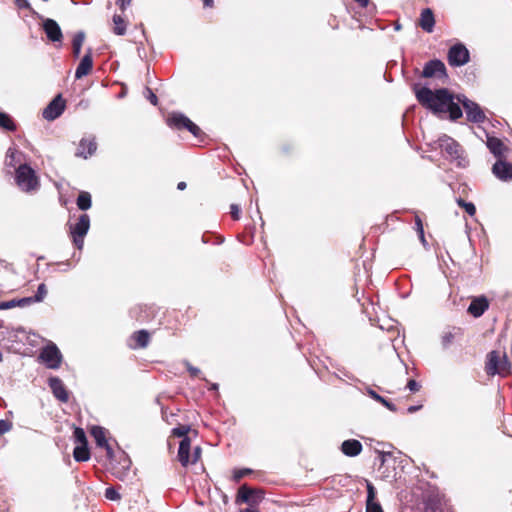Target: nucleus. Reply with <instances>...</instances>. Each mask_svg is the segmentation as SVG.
Listing matches in <instances>:
<instances>
[{
    "label": "nucleus",
    "mask_w": 512,
    "mask_h": 512,
    "mask_svg": "<svg viewBox=\"0 0 512 512\" xmlns=\"http://www.w3.org/2000/svg\"><path fill=\"white\" fill-rule=\"evenodd\" d=\"M413 91L417 101L436 115L448 113L449 118L454 121L463 114L459 104L454 102V95L447 88L432 91L428 87L414 84Z\"/></svg>",
    "instance_id": "f257e3e1"
},
{
    "label": "nucleus",
    "mask_w": 512,
    "mask_h": 512,
    "mask_svg": "<svg viewBox=\"0 0 512 512\" xmlns=\"http://www.w3.org/2000/svg\"><path fill=\"white\" fill-rule=\"evenodd\" d=\"M15 181L21 191L36 192L40 187V180L35 170L27 164H20L15 171Z\"/></svg>",
    "instance_id": "f03ea898"
},
{
    "label": "nucleus",
    "mask_w": 512,
    "mask_h": 512,
    "mask_svg": "<svg viewBox=\"0 0 512 512\" xmlns=\"http://www.w3.org/2000/svg\"><path fill=\"white\" fill-rule=\"evenodd\" d=\"M485 370L488 375L505 376L509 373L510 367L505 353L491 351L487 355Z\"/></svg>",
    "instance_id": "7ed1b4c3"
},
{
    "label": "nucleus",
    "mask_w": 512,
    "mask_h": 512,
    "mask_svg": "<svg viewBox=\"0 0 512 512\" xmlns=\"http://www.w3.org/2000/svg\"><path fill=\"white\" fill-rule=\"evenodd\" d=\"M437 145L443 153L452 160H459L458 164H462V147L460 144L448 135H442L437 140Z\"/></svg>",
    "instance_id": "20e7f679"
},
{
    "label": "nucleus",
    "mask_w": 512,
    "mask_h": 512,
    "mask_svg": "<svg viewBox=\"0 0 512 512\" xmlns=\"http://www.w3.org/2000/svg\"><path fill=\"white\" fill-rule=\"evenodd\" d=\"M423 502L427 512H451L448 500L438 490H432L423 496Z\"/></svg>",
    "instance_id": "39448f33"
},
{
    "label": "nucleus",
    "mask_w": 512,
    "mask_h": 512,
    "mask_svg": "<svg viewBox=\"0 0 512 512\" xmlns=\"http://www.w3.org/2000/svg\"><path fill=\"white\" fill-rule=\"evenodd\" d=\"M90 228V218L87 214L79 216L78 221L70 226V233L73 238L74 245L81 250L84 245V237Z\"/></svg>",
    "instance_id": "423d86ee"
},
{
    "label": "nucleus",
    "mask_w": 512,
    "mask_h": 512,
    "mask_svg": "<svg viewBox=\"0 0 512 512\" xmlns=\"http://www.w3.org/2000/svg\"><path fill=\"white\" fill-rule=\"evenodd\" d=\"M263 499L264 491L262 489L251 488L243 485L238 490L236 502L246 503L250 506L249 508H254V506L258 505Z\"/></svg>",
    "instance_id": "0eeeda50"
},
{
    "label": "nucleus",
    "mask_w": 512,
    "mask_h": 512,
    "mask_svg": "<svg viewBox=\"0 0 512 512\" xmlns=\"http://www.w3.org/2000/svg\"><path fill=\"white\" fill-rule=\"evenodd\" d=\"M457 100L462 104L468 121L473 123H482L485 121L486 116L479 104L469 100L464 95L457 96Z\"/></svg>",
    "instance_id": "6e6552de"
},
{
    "label": "nucleus",
    "mask_w": 512,
    "mask_h": 512,
    "mask_svg": "<svg viewBox=\"0 0 512 512\" xmlns=\"http://www.w3.org/2000/svg\"><path fill=\"white\" fill-rule=\"evenodd\" d=\"M39 359L47 368L57 369L61 365L62 354L58 347L54 343L50 342L40 351Z\"/></svg>",
    "instance_id": "1a4fd4ad"
},
{
    "label": "nucleus",
    "mask_w": 512,
    "mask_h": 512,
    "mask_svg": "<svg viewBox=\"0 0 512 512\" xmlns=\"http://www.w3.org/2000/svg\"><path fill=\"white\" fill-rule=\"evenodd\" d=\"M470 60V53L462 43H457L450 47L448 51V63L453 67H460L467 64Z\"/></svg>",
    "instance_id": "9d476101"
},
{
    "label": "nucleus",
    "mask_w": 512,
    "mask_h": 512,
    "mask_svg": "<svg viewBox=\"0 0 512 512\" xmlns=\"http://www.w3.org/2000/svg\"><path fill=\"white\" fill-rule=\"evenodd\" d=\"M422 77L424 78H436L439 80L446 79V67L440 60H430L427 62L422 71Z\"/></svg>",
    "instance_id": "9b49d317"
},
{
    "label": "nucleus",
    "mask_w": 512,
    "mask_h": 512,
    "mask_svg": "<svg viewBox=\"0 0 512 512\" xmlns=\"http://www.w3.org/2000/svg\"><path fill=\"white\" fill-rule=\"evenodd\" d=\"M65 109V101L61 94H58L43 110V117L48 121H53L61 116Z\"/></svg>",
    "instance_id": "f8f14e48"
},
{
    "label": "nucleus",
    "mask_w": 512,
    "mask_h": 512,
    "mask_svg": "<svg viewBox=\"0 0 512 512\" xmlns=\"http://www.w3.org/2000/svg\"><path fill=\"white\" fill-rule=\"evenodd\" d=\"M107 431L103 427L93 426L91 429V435L94 438L97 446L103 448L106 451V455L110 458L113 454V449L110 446L107 437Z\"/></svg>",
    "instance_id": "ddd939ff"
},
{
    "label": "nucleus",
    "mask_w": 512,
    "mask_h": 512,
    "mask_svg": "<svg viewBox=\"0 0 512 512\" xmlns=\"http://www.w3.org/2000/svg\"><path fill=\"white\" fill-rule=\"evenodd\" d=\"M43 30L47 36V38L56 43L62 42L63 34L59 24L50 18H47L43 21Z\"/></svg>",
    "instance_id": "4468645a"
},
{
    "label": "nucleus",
    "mask_w": 512,
    "mask_h": 512,
    "mask_svg": "<svg viewBox=\"0 0 512 512\" xmlns=\"http://www.w3.org/2000/svg\"><path fill=\"white\" fill-rule=\"evenodd\" d=\"M492 172L496 178L501 181H509L512 179V163L504 159L497 160L493 167Z\"/></svg>",
    "instance_id": "2eb2a0df"
},
{
    "label": "nucleus",
    "mask_w": 512,
    "mask_h": 512,
    "mask_svg": "<svg viewBox=\"0 0 512 512\" xmlns=\"http://www.w3.org/2000/svg\"><path fill=\"white\" fill-rule=\"evenodd\" d=\"M49 387L56 399L62 403H66L69 400V394L66 390L63 381L58 377H51L48 380Z\"/></svg>",
    "instance_id": "dca6fc26"
},
{
    "label": "nucleus",
    "mask_w": 512,
    "mask_h": 512,
    "mask_svg": "<svg viewBox=\"0 0 512 512\" xmlns=\"http://www.w3.org/2000/svg\"><path fill=\"white\" fill-rule=\"evenodd\" d=\"M486 145L489 151L498 159H504L506 153L508 152V147L503 143V141L497 137L489 136L487 138Z\"/></svg>",
    "instance_id": "f3484780"
},
{
    "label": "nucleus",
    "mask_w": 512,
    "mask_h": 512,
    "mask_svg": "<svg viewBox=\"0 0 512 512\" xmlns=\"http://www.w3.org/2000/svg\"><path fill=\"white\" fill-rule=\"evenodd\" d=\"M488 308V299L485 296H479L472 299L467 311L473 317L478 318L482 316Z\"/></svg>",
    "instance_id": "a211bd4d"
},
{
    "label": "nucleus",
    "mask_w": 512,
    "mask_h": 512,
    "mask_svg": "<svg viewBox=\"0 0 512 512\" xmlns=\"http://www.w3.org/2000/svg\"><path fill=\"white\" fill-rule=\"evenodd\" d=\"M93 68L91 49L83 56L75 71V79L79 80L87 76Z\"/></svg>",
    "instance_id": "6ab92c4d"
},
{
    "label": "nucleus",
    "mask_w": 512,
    "mask_h": 512,
    "mask_svg": "<svg viewBox=\"0 0 512 512\" xmlns=\"http://www.w3.org/2000/svg\"><path fill=\"white\" fill-rule=\"evenodd\" d=\"M97 149V144L94 138L85 139L83 138L78 146L76 156L87 159L92 156Z\"/></svg>",
    "instance_id": "aec40b11"
},
{
    "label": "nucleus",
    "mask_w": 512,
    "mask_h": 512,
    "mask_svg": "<svg viewBox=\"0 0 512 512\" xmlns=\"http://www.w3.org/2000/svg\"><path fill=\"white\" fill-rule=\"evenodd\" d=\"M419 26L427 33H431L434 30L435 18L433 11L430 8L422 10L419 18Z\"/></svg>",
    "instance_id": "412c9836"
},
{
    "label": "nucleus",
    "mask_w": 512,
    "mask_h": 512,
    "mask_svg": "<svg viewBox=\"0 0 512 512\" xmlns=\"http://www.w3.org/2000/svg\"><path fill=\"white\" fill-rule=\"evenodd\" d=\"M190 450H191V441L189 437H184L179 443L178 449V460L182 464V466H187L190 464Z\"/></svg>",
    "instance_id": "4be33fe9"
},
{
    "label": "nucleus",
    "mask_w": 512,
    "mask_h": 512,
    "mask_svg": "<svg viewBox=\"0 0 512 512\" xmlns=\"http://www.w3.org/2000/svg\"><path fill=\"white\" fill-rule=\"evenodd\" d=\"M341 451L343 454L349 457H355L362 451V444L356 439L345 440L341 444Z\"/></svg>",
    "instance_id": "5701e85b"
},
{
    "label": "nucleus",
    "mask_w": 512,
    "mask_h": 512,
    "mask_svg": "<svg viewBox=\"0 0 512 512\" xmlns=\"http://www.w3.org/2000/svg\"><path fill=\"white\" fill-rule=\"evenodd\" d=\"M396 460L394 458H392L391 456H388V458H384L383 461H382V467L385 468L386 470L388 468H393V474L391 475L390 473L384 475V480H394V481H397V480H401L403 478V475H402V469L400 470H396Z\"/></svg>",
    "instance_id": "b1692460"
},
{
    "label": "nucleus",
    "mask_w": 512,
    "mask_h": 512,
    "mask_svg": "<svg viewBox=\"0 0 512 512\" xmlns=\"http://www.w3.org/2000/svg\"><path fill=\"white\" fill-rule=\"evenodd\" d=\"M190 121L188 117L181 113H172L167 118V124L179 130L186 129Z\"/></svg>",
    "instance_id": "393cba45"
},
{
    "label": "nucleus",
    "mask_w": 512,
    "mask_h": 512,
    "mask_svg": "<svg viewBox=\"0 0 512 512\" xmlns=\"http://www.w3.org/2000/svg\"><path fill=\"white\" fill-rule=\"evenodd\" d=\"M366 393L372 399H374L375 401L381 403L382 405H384L390 411H392V412H396L397 411V407L393 403H391L390 401H388L385 398H383L381 395H379L376 391H374L370 387L366 388Z\"/></svg>",
    "instance_id": "a878e982"
},
{
    "label": "nucleus",
    "mask_w": 512,
    "mask_h": 512,
    "mask_svg": "<svg viewBox=\"0 0 512 512\" xmlns=\"http://www.w3.org/2000/svg\"><path fill=\"white\" fill-rule=\"evenodd\" d=\"M84 40L85 33L83 31H79L74 35L72 40V49L74 57H79Z\"/></svg>",
    "instance_id": "bb28decb"
},
{
    "label": "nucleus",
    "mask_w": 512,
    "mask_h": 512,
    "mask_svg": "<svg viewBox=\"0 0 512 512\" xmlns=\"http://www.w3.org/2000/svg\"><path fill=\"white\" fill-rule=\"evenodd\" d=\"M74 459L78 462L87 461L90 458V453L87 444L77 445L73 451Z\"/></svg>",
    "instance_id": "cd10ccee"
},
{
    "label": "nucleus",
    "mask_w": 512,
    "mask_h": 512,
    "mask_svg": "<svg viewBox=\"0 0 512 512\" xmlns=\"http://www.w3.org/2000/svg\"><path fill=\"white\" fill-rule=\"evenodd\" d=\"M113 32L116 35H124L126 33L127 24L126 21L120 16L115 14L113 16Z\"/></svg>",
    "instance_id": "c85d7f7f"
},
{
    "label": "nucleus",
    "mask_w": 512,
    "mask_h": 512,
    "mask_svg": "<svg viewBox=\"0 0 512 512\" xmlns=\"http://www.w3.org/2000/svg\"><path fill=\"white\" fill-rule=\"evenodd\" d=\"M92 205L91 195L88 192H80L77 198V206L80 210H88Z\"/></svg>",
    "instance_id": "c756f323"
},
{
    "label": "nucleus",
    "mask_w": 512,
    "mask_h": 512,
    "mask_svg": "<svg viewBox=\"0 0 512 512\" xmlns=\"http://www.w3.org/2000/svg\"><path fill=\"white\" fill-rule=\"evenodd\" d=\"M255 476L260 477V474L258 471H254L250 468H238L233 470V480H240L243 477L246 476Z\"/></svg>",
    "instance_id": "7c9ffc66"
},
{
    "label": "nucleus",
    "mask_w": 512,
    "mask_h": 512,
    "mask_svg": "<svg viewBox=\"0 0 512 512\" xmlns=\"http://www.w3.org/2000/svg\"><path fill=\"white\" fill-rule=\"evenodd\" d=\"M134 339L137 343V345L141 348H144L149 343V333L146 330H140L134 333Z\"/></svg>",
    "instance_id": "2f4dec72"
},
{
    "label": "nucleus",
    "mask_w": 512,
    "mask_h": 512,
    "mask_svg": "<svg viewBox=\"0 0 512 512\" xmlns=\"http://www.w3.org/2000/svg\"><path fill=\"white\" fill-rule=\"evenodd\" d=\"M0 127L8 131H14L16 126L10 115L0 112Z\"/></svg>",
    "instance_id": "473e14b6"
},
{
    "label": "nucleus",
    "mask_w": 512,
    "mask_h": 512,
    "mask_svg": "<svg viewBox=\"0 0 512 512\" xmlns=\"http://www.w3.org/2000/svg\"><path fill=\"white\" fill-rule=\"evenodd\" d=\"M47 295V288L44 283H41L38 288L37 292L33 297H27V300L33 301V302H42L44 298Z\"/></svg>",
    "instance_id": "72a5a7b5"
},
{
    "label": "nucleus",
    "mask_w": 512,
    "mask_h": 512,
    "mask_svg": "<svg viewBox=\"0 0 512 512\" xmlns=\"http://www.w3.org/2000/svg\"><path fill=\"white\" fill-rule=\"evenodd\" d=\"M22 154L18 153L14 148H9L6 153V165L14 167L16 162H19L20 159H16V157H20Z\"/></svg>",
    "instance_id": "f704fd0d"
},
{
    "label": "nucleus",
    "mask_w": 512,
    "mask_h": 512,
    "mask_svg": "<svg viewBox=\"0 0 512 512\" xmlns=\"http://www.w3.org/2000/svg\"><path fill=\"white\" fill-rule=\"evenodd\" d=\"M455 334L452 331H446L441 336V345L443 349H448L453 343Z\"/></svg>",
    "instance_id": "c9c22d12"
},
{
    "label": "nucleus",
    "mask_w": 512,
    "mask_h": 512,
    "mask_svg": "<svg viewBox=\"0 0 512 512\" xmlns=\"http://www.w3.org/2000/svg\"><path fill=\"white\" fill-rule=\"evenodd\" d=\"M457 204L464 208V210L470 215V216H474L475 213H476V207L475 205L472 203V202H466L464 201L462 198H458L456 200Z\"/></svg>",
    "instance_id": "e433bc0d"
},
{
    "label": "nucleus",
    "mask_w": 512,
    "mask_h": 512,
    "mask_svg": "<svg viewBox=\"0 0 512 512\" xmlns=\"http://www.w3.org/2000/svg\"><path fill=\"white\" fill-rule=\"evenodd\" d=\"M74 440L78 445H85L87 444V438L84 430L82 428H75L74 433Z\"/></svg>",
    "instance_id": "4c0bfd02"
},
{
    "label": "nucleus",
    "mask_w": 512,
    "mask_h": 512,
    "mask_svg": "<svg viewBox=\"0 0 512 512\" xmlns=\"http://www.w3.org/2000/svg\"><path fill=\"white\" fill-rule=\"evenodd\" d=\"M105 497L108 499V500H111V501H117V500H120L121 499V496H120V493L118 492V490L114 487H108L106 490H105Z\"/></svg>",
    "instance_id": "58836bf2"
},
{
    "label": "nucleus",
    "mask_w": 512,
    "mask_h": 512,
    "mask_svg": "<svg viewBox=\"0 0 512 512\" xmlns=\"http://www.w3.org/2000/svg\"><path fill=\"white\" fill-rule=\"evenodd\" d=\"M375 498H376V489L372 485L371 482H367V500H366V503L377 502L375 500Z\"/></svg>",
    "instance_id": "ea45409f"
},
{
    "label": "nucleus",
    "mask_w": 512,
    "mask_h": 512,
    "mask_svg": "<svg viewBox=\"0 0 512 512\" xmlns=\"http://www.w3.org/2000/svg\"><path fill=\"white\" fill-rule=\"evenodd\" d=\"M190 427L189 426H179L173 429V434L178 437H188L187 433L189 432Z\"/></svg>",
    "instance_id": "a19ab883"
},
{
    "label": "nucleus",
    "mask_w": 512,
    "mask_h": 512,
    "mask_svg": "<svg viewBox=\"0 0 512 512\" xmlns=\"http://www.w3.org/2000/svg\"><path fill=\"white\" fill-rule=\"evenodd\" d=\"M415 225H416V230H417V232L419 234L420 240L422 241V243H425L423 224H422V221H421V219L419 217H416Z\"/></svg>",
    "instance_id": "79ce46f5"
},
{
    "label": "nucleus",
    "mask_w": 512,
    "mask_h": 512,
    "mask_svg": "<svg viewBox=\"0 0 512 512\" xmlns=\"http://www.w3.org/2000/svg\"><path fill=\"white\" fill-rule=\"evenodd\" d=\"M366 512H383L379 502L366 503Z\"/></svg>",
    "instance_id": "37998d69"
},
{
    "label": "nucleus",
    "mask_w": 512,
    "mask_h": 512,
    "mask_svg": "<svg viewBox=\"0 0 512 512\" xmlns=\"http://www.w3.org/2000/svg\"><path fill=\"white\" fill-rule=\"evenodd\" d=\"M201 456V448L200 446H196L193 449L192 455H190V464L196 463Z\"/></svg>",
    "instance_id": "c03bdc74"
},
{
    "label": "nucleus",
    "mask_w": 512,
    "mask_h": 512,
    "mask_svg": "<svg viewBox=\"0 0 512 512\" xmlns=\"http://www.w3.org/2000/svg\"><path fill=\"white\" fill-rule=\"evenodd\" d=\"M184 364L192 377H196L200 374V370L192 366L188 361H185Z\"/></svg>",
    "instance_id": "a18cd8bd"
},
{
    "label": "nucleus",
    "mask_w": 512,
    "mask_h": 512,
    "mask_svg": "<svg viewBox=\"0 0 512 512\" xmlns=\"http://www.w3.org/2000/svg\"><path fill=\"white\" fill-rule=\"evenodd\" d=\"M12 425L10 422L6 420H0V435H3L4 433L10 431Z\"/></svg>",
    "instance_id": "49530a36"
},
{
    "label": "nucleus",
    "mask_w": 512,
    "mask_h": 512,
    "mask_svg": "<svg viewBox=\"0 0 512 512\" xmlns=\"http://www.w3.org/2000/svg\"><path fill=\"white\" fill-rule=\"evenodd\" d=\"M186 129L196 137L199 136V134L201 132L200 128L192 121H190V123L188 124Z\"/></svg>",
    "instance_id": "de8ad7c7"
},
{
    "label": "nucleus",
    "mask_w": 512,
    "mask_h": 512,
    "mask_svg": "<svg viewBox=\"0 0 512 512\" xmlns=\"http://www.w3.org/2000/svg\"><path fill=\"white\" fill-rule=\"evenodd\" d=\"M147 99L151 102L152 105L156 106L158 103L157 96L153 93L150 88H146Z\"/></svg>",
    "instance_id": "09e8293b"
},
{
    "label": "nucleus",
    "mask_w": 512,
    "mask_h": 512,
    "mask_svg": "<svg viewBox=\"0 0 512 512\" xmlns=\"http://www.w3.org/2000/svg\"><path fill=\"white\" fill-rule=\"evenodd\" d=\"M407 388L411 391V392H417L419 391L420 389V385L417 381H415L414 379H410L407 383Z\"/></svg>",
    "instance_id": "8fccbe9b"
},
{
    "label": "nucleus",
    "mask_w": 512,
    "mask_h": 512,
    "mask_svg": "<svg viewBox=\"0 0 512 512\" xmlns=\"http://www.w3.org/2000/svg\"><path fill=\"white\" fill-rule=\"evenodd\" d=\"M230 208H231V215H232L233 219H235V220L239 219V215H240L239 206L236 204H232Z\"/></svg>",
    "instance_id": "3c124183"
},
{
    "label": "nucleus",
    "mask_w": 512,
    "mask_h": 512,
    "mask_svg": "<svg viewBox=\"0 0 512 512\" xmlns=\"http://www.w3.org/2000/svg\"><path fill=\"white\" fill-rule=\"evenodd\" d=\"M131 1L132 0H117L116 1V4L119 6V8L122 10V11H125L126 8L131 4Z\"/></svg>",
    "instance_id": "603ef678"
},
{
    "label": "nucleus",
    "mask_w": 512,
    "mask_h": 512,
    "mask_svg": "<svg viewBox=\"0 0 512 512\" xmlns=\"http://www.w3.org/2000/svg\"><path fill=\"white\" fill-rule=\"evenodd\" d=\"M15 306H16V301L15 300H11V301L2 302L0 304V309H9V308H12V307H15Z\"/></svg>",
    "instance_id": "864d4df0"
},
{
    "label": "nucleus",
    "mask_w": 512,
    "mask_h": 512,
    "mask_svg": "<svg viewBox=\"0 0 512 512\" xmlns=\"http://www.w3.org/2000/svg\"><path fill=\"white\" fill-rule=\"evenodd\" d=\"M30 303H34V302L27 300V297L26 298H22L19 301H16V305H19V306H24V305L30 304Z\"/></svg>",
    "instance_id": "5fc2aeb1"
},
{
    "label": "nucleus",
    "mask_w": 512,
    "mask_h": 512,
    "mask_svg": "<svg viewBox=\"0 0 512 512\" xmlns=\"http://www.w3.org/2000/svg\"><path fill=\"white\" fill-rule=\"evenodd\" d=\"M17 5L20 8H28L29 7V3L27 0H17Z\"/></svg>",
    "instance_id": "6e6d98bb"
},
{
    "label": "nucleus",
    "mask_w": 512,
    "mask_h": 512,
    "mask_svg": "<svg viewBox=\"0 0 512 512\" xmlns=\"http://www.w3.org/2000/svg\"><path fill=\"white\" fill-rule=\"evenodd\" d=\"M421 407H422L421 405H417V406H416V405H415V406H409V407L407 408V412H408V413H410V414H412V413H414V412L418 411L419 409H421Z\"/></svg>",
    "instance_id": "4d7b16f0"
},
{
    "label": "nucleus",
    "mask_w": 512,
    "mask_h": 512,
    "mask_svg": "<svg viewBox=\"0 0 512 512\" xmlns=\"http://www.w3.org/2000/svg\"><path fill=\"white\" fill-rule=\"evenodd\" d=\"M361 7H367L368 0H355Z\"/></svg>",
    "instance_id": "13d9d810"
},
{
    "label": "nucleus",
    "mask_w": 512,
    "mask_h": 512,
    "mask_svg": "<svg viewBox=\"0 0 512 512\" xmlns=\"http://www.w3.org/2000/svg\"><path fill=\"white\" fill-rule=\"evenodd\" d=\"M239 512H259V511L256 510L255 508H245V509H241Z\"/></svg>",
    "instance_id": "bf43d9fd"
},
{
    "label": "nucleus",
    "mask_w": 512,
    "mask_h": 512,
    "mask_svg": "<svg viewBox=\"0 0 512 512\" xmlns=\"http://www.w3.org/2000/svg\"><path fill=\"white\" fill-rule=\"evenodd\" d=\"M202 1H203L204 6H206V7H210L213 4V0H202Z\"/></svg>",
    "instance_id": "052dcab7"
},
{
    "label": "nucleus",
    "mask_w": 512,
    "mask_h": 512,
    "mask_svg": "<svg viewBox=\"0 0 512 512\" xmlns=\"http://www.w3.org/2000/svg\"><path fill=\"white\" fill-rule=\"evenodd\" d=\"M177 188L179 190H184L186 188V183L185 182H179L178 185H177Z\"/></svg>",
    "instance_id": "680f3d73"
},
{
    "label": "nucleus",
    "mask_w": 512,
    "mask_h": 512,
    "mask_svg": "<svg viewBox=\"0 0 512 512\" xmlns=\"http://www.w3.org/2000/svg\"><path fill=\"white\" fill-rule=\"evenodd\" d=\"M211 389L212 390H217L218 389V384H212L211 385Z\"/></svg>",
    "instance_id": "e2e57ef3"
},
{
    "label": "nucleus",
    "mask_w": 512,
    "mask_h": 512,
    "mask_svg": "<svg viewBox=\"0 0 512 512\" xmlns=\"http://www.w3.org/2000/svg\"><path fill=\"white\" fill-rule=\"evenodd\" d=\"M223 502L226 504L228 502V497L226 495H223Z\"/></svg>",
    "instance_id": "0e129e2a"
},
{
    "label": "nucleus",
    "mask_w": 512,
    "mask_h": 512,
    "mask_svg": "<svg viewBox=\"0 0 512 512\" xmlns=\"http://www.w3.org/2000/svg\"><path fill=\"white\" fill-rule=\"evenodd\" d=\"M3 360V355L2 353L0 352V362Z\"/></svg>",
    "instance_id": "69168bd1"
}]
</instances>
